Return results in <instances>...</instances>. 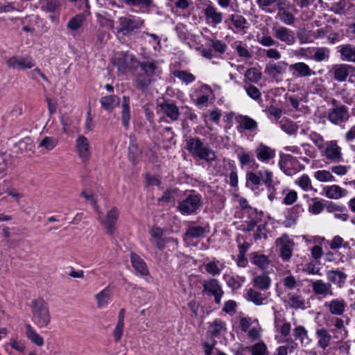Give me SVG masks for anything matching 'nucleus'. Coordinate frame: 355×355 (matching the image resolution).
Instances as JSON below:
<instances>
[{
  "label": "nucleus",
  "instance_id": "f257e3e1",
  "mask_svg": "<svg viewBox=\"0 0 355 355\" xmlns=\"http://www.w3.org/2000/svg\"><path fill=\"white\" fill-rule=\"evenodd\" d=\"M137 65L140 67L142 73L135 74L134 81L137 88L144 90L160 76L162 69L158 62L155 60L138 62Z\"/></svg>",
  "mask_w": 355,
  "mask_h": 355
},
{
  "label": "nucleus",
  "instance_id": "f03ea898",
  "mask_svg": "<svg viewBox=\"0 0 355 355\" xmlns=\"http://www.w3.org/2000/svg\"><path fill=\"white\" fill-rule=\"evenodd\" d=\"M31 310L33 321L39 328H45L51 322L48 303L42 297L32 300Z\"/></svg>",
  "mask_w": 355,
  "mask_h": 355
},
{
  "label": "nucleus",
  "instance_id": "7ed1b4c3",
  "mask_svg": "<svg viewBox=\"0 0 355 355\" xmlns=\"http://www.w3.org/2000/svg\"><path fill=\"white\" fill-rule=\"evenodd\" d=\"M189 152L194 157H198L207 162H212L216 159L215 152L208 146L204 145L198 138H191L187 141Z\"/></svg>",
  "mask_w": 355,
  "mask_h": 355
},
{
  "label": "nucleus",
  "instance_id": "20e7f679",
  "mask_svg": "<svg viewBox=\"0 0 355 355\" xmlns=\"http://www.w3.org/2000/svg\"><path fill=\"white\" fill-rule=\"evenodd\" d=\"M201 205V196L191 192L184 199L179 202L178 210L182 215H191L195 214Z\"/></svg>",
  "mask_w": 355,
  "mask_h": 355
},
{
  "label": "nucleus",
  "instance_id": "39448f33",
  "mask_svg": "<svg viewBox=\"0 0 355 355\" xmlns=\"http://www.w3.org/2000/svg\"><path fill=\"white\" fill-rule=\"evenodd\" d=\"M275 246L279 250V255L284 261H288L292 257L295 245L294 240L287 234H283L275 240Z\"/></svg>",
  "mask_w": 355,
  "mask_h": 355
},
{
  "label": "nucleus",
  "instance_id": "423d86ee",
  "mask_svg": "<svg viewBox=\"0 0 355 355\" xmlns=\"http://www.w3.org/2000/svg\"><path fill=\"white\" fill-rule=\"evenodd\" d=\"M119 21V26L117 31L124 35L130 34L135 30L141 28L144 23L141 18L132 15L121 17Z\"/></svg>",
  "mask_w": 355,
  "mask_h": 355
},
{
  "label": "nucleus",
  "instance_id": "0eeeda50",
  "mask_svg": "<svg viewBox=\"0 0 355 355\" xmlns=\"http://www.w3.org/2000/svg\"><path fill=\"white\" fill-rule=\"evenodd\" d=\"M112 62L116 65L118 70L125 73L137 65V61L132 55L124 53H116L112 58Z\"/></svg>",
  "mask_w": 355,
  "mask_h": 355
},
{
  "label": "nucleus",
  "instance_id": "6e6552de",
  "mask_svg": "<svg viewBox=\"0 0 355 355\" xmlns=\"http://www.w3.org/2000/svg\"><path fill=\"white\" fill-rule=\"evenodd\" d=\"M320 152L322 156L331 162H340L343 159L342 148L338 146L336 140L325 142Z\"/></svg>",
  "mask_w": 355,
  "mask_h": 355
},
{
  "label": "nucleus",
  "instance_id": "1a4fd4ad",
  "mask_svg": "<svg viewBox=\"0 0 355 355\" xmlns=\"http://www.w3.org/2000/svg\"><path fill=\"white\" fill-rule=\"evenodd\" d=\"M75 153L83 162H88L92 156V146L89 140L84 135H78L75 140Z\"/></svg>",
  "mask_w": 355,
  "mask_h": 355
},
{
  "label": "nucleus",
  "instance_id": "9d476101",
  "mask_svg": "<svg viewBox=\"0 0 355 355\" xmlns=\"http://www.w3.org/2000/svg\"><path fill=\"white\" fill-rule=\"evenodd\" d=\"M119 209L116 207H112L106 214L105 217L101 216V213L98 215V220L101 225L104 227L106 232L112 235L116 230V224L119 216Z\"/></svg>",
  "mask_w": 355,
  "mask_h": 355
},
{
  "label": "nucleus",
  "instance_id": "9b49d317",
  "mask_svg": "<svg viewBox=\"0 0 355 355\" xmlns=\"http://www.w3.org/2000/svg\"><path fill=\"white\" fill-rule=\"evenodd\" d=\"M254 153L257 159L260 162L266 164H274L276 156L275 149L260 143L256 147Z\"/></svg>",
  "mask_w": 355,
  "mask_h": 355
},
{
  "label": "nucleus",
  "instance_id": "f8f14e48",
  "mask_svg": "<svg viewBox=\"0 0 355 355\" xmlns=\"http://www.w3.org/2000/svg\"><path fill=\"white\" fill-rule=\"evenodd\" d=\"M272 33L276 39L288 46L293 45L296 42L295 32L285 26L273 27Z\"/></svg>",
  "mask_w": 355,
  "mask_h": 355
},
{
  "label": "nucleus",
  "instance_id": "ddd939ff",
  "mask_svg": "<svg viewBox=\"0 0 355 355\" xmlns=\"http://www.w3.org/2000/svg\"><path fill=\"white\" fill-rule=\"evenodd\" d=\"M329 73L336 81L344 82L349 74L355 73V67L346 64H335L332 66Z\"/></svg>",
  "mask_w": 355,
  "mask_h": 355
},
{
  "label": "nucleus",
  "instance_id": "4468645a",
  "mask_svg": "<svg viewBox=\"0 0 355 355\" xmlns=\"http://www.w3.org/2000/svg\"><path fill=\"white\" fill-rule=\"evenodd\" d=\"M281 169L287 175H293L302 169L300 162L290 155H285L284 159L279 163Z\"/></svg>",
  "mask_w": 355,
  "mask_h": 355
},
{
  "label": "nucleus",
  "instance_id": "2eb2a0df",
  "mask_svg": "<svg viewBox=\"0 0 355 355\" xmlns=\"http://www.w3.org/2000/svg\"><path fill=\"white\" fill-rule=\"evenodd\" d=\"M324 307L333 315L340 316L346 311L347 303L341 297L334 298L324 303Z\"/></svg>",
  "mask_w": 355,
  "mask_h": 355
},
{
  "label": "nucleus",
  "instance_id": "dca6fc26",
  "mask_svg": "<svg viewBox=\"0 0 355 355\" xmlns=\"http://www.w3.org/2000/svg\"><path fill=\"white\" fill-rule=\"evenodd\" d=\"M311 286L313 293L322 298L334 295L331 284L322 279L311 281Z\"/></svg>",
  "mask_w": 355,
  "mask_h": 355
},
{
  "label": "nucleus",
  "instance_id": "f3484780",
  "mask_svg": "<svg viewBox=\"0 0 355 355\" xmlns=\"http://www.w3.org/2000/svg\"><path fill=\"white\" fill-rule=\"evenodd\" d=\"M205 21L212 27H216L223 20V13L212 5H208L203 10Z\"/></svg>",
  "mask_w": 355,
  "mask_h": 355
},
{
  "label": "nucleus",
  "instance_id": "a211bd4d",
  "mask_svg": "<svg viewBox=\"0 0 355 355\" xmlns=\"http://www.w3.org/2000/svg\"><path fill=\"white\" fill-rule=\"evenodd\" d=\"M349 116L347 107L340 105L332 109L329 113L328 118L331 123L338 125L347 121Z\"/></svg>",
  "mask_w": 355,
  "mask_h": 355
},
{
  "label": "nucleus",
  "instance_id": "6ab92c4d",
  "mask_svg": "<svg viewBox=\"0 0 355 355\" xmlns=\"http://www.w3.org/2000/svg\"><path fill=\"white\" fill-rule=\"evenodd\" d=\"M229 21H230L233 26V27L230 26V28L234 33H246L248 23L243 16L238 14H232L225 22L229 24Z\"/></svg>",
  "mask_w": 355,
  "mask_h": 355
},
{
  "label": "nucleus",
  "instance_id": "aec40b11",
  "mask_svg": "<svg viewBox=\"0 0 355 355\" xmlns=\"http://www.w3.org/2000/svg\"><path fill=\"white\" fill-rule=\"evenodd\" d=\"M7 65L10 68L16 69H27L35 66V62L31 58L12 57L7 61Z\"/></svg>",
  "mask_w": 355,
  "mask_h": 355
},
{
  "label": "nucleus",
  "instance_id": "412c9836",
  "mask_svg": "<svg viewBox=\"0 0 355 355\" xmlns=\"http://www.w3.org/2000/svg\"><path fill=\"white\" fill-rule=\"evenodd\" d=\"M281 284H282L284 289L289 290V291L295 289L298 285V283H297V281L295 277H294L293 275H288L284 277L282 279V282L280 284H276L277 294L279 297H282V298H284L285 296H284V292L282 290V288H281Z\"/></svg>",
  "mask_w": 355,
  "mask_h": 355
},
{
  "label": "nucleus",
  "instance_id": "4be33fe9",
  "mask_svg": "<svg viewBox=\"0 0 355 355\" xmlns=\"http://www.w3.org/2000/svg\"><path fill=\"white\" fill-rule=\"evenodd\" d=\"M332 327L331 331L334 337L337 339L343 340L347 336V330L344 324V321L340 318H334L331 320Z\"/></svg>",
  "mask_w": 355,
  "mask_h": 355
},
{
  "label": "nucleus",
  "instance_id": "5701e85b",
  "mask_svg": "<svg viewBox=\"0 0 355 355\" xmlns=\"http://www.w3.org/2000/svg\"><path fill=\"white\" fill-rule=\"evenodd\" d=\"M287 65L286 62L269 64L266 66L265 72L271 78L277 80L281 75L286 72Z\"/></svg>",
  "mask_w": 355,
  "mask_h": 355
},
{
  "label": "nucleus",
  "instance_id": "b1692460",
  "mask_svg": "<svg viewBox=\"0 0 355 355\" xmlns=\"http://www.w3.org/2000/svg\"><path fill=\"white\" fill-rule=\"evenodd\" d=\"M315 336L318 346L325 350L330 345L331 336L325 327H320L316 329Z\"/></svg>",
  "mask_w": 355,
  "mask_h": 355
},
{
  "label": "nucleus",
  "instance_id": "393cba45",
  "mask_svg": "<svg viewBox=\"0 0 355 355\" xmlns=\"http://www.w3.org/2000/svg\"><path fill=\"white\" fill-rule=\"evenodd\" d=\"M112 289L110 286H106L102 291L96 293L94 298L96 301L97 307L99 309L106 307L111 301Z\"/></svg>",
  "mask_w": 355,
  "mask_h": 355
},
{
  "label": "nucleus",
  "instance_id": "a878e982",
  "mask_svg": "<svg viewBox=\"0 0 355 355\" xmlns=\"http://www.w3.org/2000/svg\"><path fill=\"white\" fill-rule=\"evenodd\" d=\"M327 278L338 288H342L346 282L347 275L339 270H330L327 272Z\"/></svg>",
  "mask_w": 355,
  "mask_h": 355
},
{
  "label": "nucleus",
  "instance_id": "bb28decb",
  "mask_svg": "<svg viewBox=\"0 0 355 355\" xmlns=\"http://www.w3.org/2000/svg\"><path fill=\"white\" fill-rule=\"evenodd\" d=\"M324 195L329 199L338 200L347 196L346 189L337 184L326 186L323 188Z\"/></svg>",
  "mask_w": 355,
  "mask_h": 355
},
{
  "label": "nucleus",
  "instance_id": "cd10ccee",
  "mask_svg": "<svg viewBox=\"0 0 355 355\" xmlns=\"http://www.w3.org/2000/svg\"><path fill=\"white\" fill-rule=\"evenodd\" d=\"M239 123L238 130L242 129L250 131L252 132H257V123L255 120L246 115H239L236 119Z\"/></svg>",
  "mask_w": 355,
  "mask_h": 355
},
{
  "label": "nucleus",
  "instance_id": "c85d7f7f",
  "mask_svg": "<svg viewBox=\"0 0 355 355\" xmlns=\"http://www.w3.org/2000/svg\"><path fill=\"white\" fill-rule=\"evenodd\" d=\"M304 209L301 205H296L291 207L286 219L283 222L285 227L289 228L297 223L299 216L303 212Z\"/></svg>",
  "mask_w": 355,
  "mask_h": 355
},
{
  "label": "nucleus",
  "instance_id": "c756f323",
  "mask_svg": "<svg viewBox=\"0 0 355 355\" xmlns=\"http://www.w3.org/2000/svg\"><path fill=\"white\" fill-rule=\"evenodd\" d=\"M337 51L340 53L341 60L351 62H355V46L347 44L337 47Z\"/></svg>",
  "mask_w": 355,
  "mask_h": 355
},
{
  "label": "nucleus",
  "instance_id": "7c9ffc66",
  "mask_svg": "<svg viewBox=\"0 0 355 355\" xmlns=\"http://www.w3.org/2000/svg\"><path fill=\"white\" fill-rule=\"evenodd\" d=\"M209 331L215 338L223 336L227 331V324L225 322L216 318L210 322Z\"/></svg>",
  "mask_w": 355,
  "mask_h": 355
},
{
  "label": "nucleus",
  "instance_id": "2f4dec72",
  "mask_svg": "<svg viewBox=\"0 0 355 355\" xmlns=\"http://www.w3.org/2000/svg\"><path fill=\"white\" fill-rule=\"evenodd\" d=\"M25 328V335L31 343L37 347L44 345V338L30 324H26Z\"/></svg>",
  "mask_w": 355,
  "mask_h": 355
},
{
  "label": "nucleus",
  "instance_id": "473e14b6",
  "mask_svg": "<svg viewBox=\"0 0 355 355\" xmlns=\"http://www.w3.org/2000/svg\"><path fill=\"white\" fill-rule=\"evenodd\" d=\"M284 302L293 309H304L305 300L300 293H288L287 299L284 300Z\"/></svg>",
  "mask_w": 355,
  "mask_h": 355
},
{
  "label": "nucleus",
  "instance_id": "72a5a7b5",
  "mask_svg": "<svg viewBox=\"0 0 355 355\" xmlns=\"http://www.w3.org/2000/svg\"><path fill=\"white\" fill-rule=\"evenodd\" d=\"M130 261L132 266L140 275L146 276L149 274L146 263L138 254L131 253Z\"/></svg>",
  "mask_w": 355,
  "mask_h": 355
},
{
  "label": "nucleus",
  "instance_id": "f704fd0d",
  "mask_svg": "<svg viewBox=\"0 0 355 355\" xmlns=\"http://www.w3.org/2000/svg\"><path fill=\"white\" fill-rule=\"evenodd\" d=\"M159 111L164 114L172 121H176L179 118L180 112L178 107L173 103H164L159 105Z\"/></svg>",
  "mask_w": 355,
  "mask_h": 355
},
{
  "label": "nucleus",
  "instance_id": "c9c22d12",
  "mask_svg": "<svg viewBox=\"0 0 355 355\" xmlns=\"http://www.w3.org/2000/svg\"><path fill=\"white\" fill-rule=\"evenodd\" d=\"M245 297L248 301L252 302L257 306L263 304L264 301L266 299L264 294L261 293L253 288L245 290Z\"/></svg>",
  "mask_w": 355,
  "mask_h": 355
},
{
  "label": "nucleus",
  "instance_id": "e433bc0d",
  "mask_svg": "<svg viewBox=\"0 0 355 355\" xmlns=\"http://www.w3.org/2000/svg\"><path fill=\"white\" fill-rule=\"evenodd\" d=\"M279 127L286 134L289 135H296L299 125L287 118H282L278 122Z\"/></svg>",
  "mask_w": 355,
  "mask_h": 355
},
{
  "label": "nucleus",
  "instance_id": "4c0bfd02",
  "mask_svg": "<svg viewBox=\"0 0 355 355\" xmlns=\"http://www.w3.org/2000/svg\"><path fill=\"white\" fill-rule=\"evenodd\" d=\"M206 228L200 225H189L184 233V240H192L202 236Z\"/></svg>",
  "mask_w": 355,
  "mask_h": 355
},
{
  "label": "nucleus",
  "instance_id": "58836bf2",
  "mask_svg": "<svg viewBox=\"0 0 355 355\" xmlns=\"http://www.w3.org/2000/svg\"><path fill=\"white\" fill-rule=\"evenodd\" d=\"M290 69L294 70L299 77H306L315 74V72L310 69L304 62H296L290 66Z\"/></svg>",
  "mask_w": 355,
  "mask_h": 355
},
{
  "label": "nucleus",
  "instance_id": "ea45409f",
  "mask_svg": "<svg viewBox=\"0 0 355 355\" xmlns=\"http://www.w3.org/2000/svg\"><path fill=\"white\" fill-rule=\"evenodd\" d=\"M252 283L254 287L262 291L268 290L271 285V279L266 274L256 275L252 280Z\"/></svg>",
  "mask_w": 355,
  "mask_h": 355
},
{
  "label": "nucleus",
  "instance_id": "a19ab883",
  "mask_svg": "<svg viewBox=\"0 0 355 355\" xmlns=\"http://www.w3.org/2000/svg\"><path fill=\"white\" fill-rule=\"evenodd\" d=\"M323 83L324 80L322 78H313L308 85L307 93L317 94L322 96L325 92Z\"/></svg>",
  "mask_w": 355,
  "mask_h": 355
},
{
  "label": "nucleus",
  "instance_id": "79ce46f5",
  "mask_svg": "<svg viewBox=\"0 0 355 355\" xmlns=\"http://www.w3.org/2000/svg\"><path fill=\"white\" fill-rule=\"evenodd\" d=\"M100 102L102 107L110 112L119 105L120 99L117 96L112 95L102 97Z\"/></svg>",
  "mask_w": 355,
  "mask_h": 355
},
{
  "label": "nucleus",
  "instance_id": "37998d69",
  "mask_svg": "<svg viewBox=\"0 0 355 355\" xmlns=\"http://www.w3.org/2000/svg\"><path fill=\"white\" fill-rule=\"evenodd\" d=\"M224 278L227 286L234 290L241 288L245 281L244 277L234 274L225 275Z\"/></svg>",
  "mask_w": 355,
  "mask_h": 355
},
{
  "label": "nucleus",
  "instance_id": "c03bdc74",
  "mask_svg": "<svg viewBox=\"0 0 355 355\" xmlns=\"http://www.w3.org/2000/svg\"><path fill=\"white\" fill-rule=\"evenodd\" d=\"M205 270L211 275H217L225 268L224 262L222 261L213 259L211 261L207 263L205 266Z\"/></svg>",
  "mask_w": 355,
  "mask_h": 355
},
{
  "label": "nucleus",
  "instance_id": "a18cd8bd",
  "mask_svg": "<svg viewBox=\"0 0 355 355\" xmlns=\"http://www.w3.org/2000/svg\"><path fill=\"white\" fill-rule=\"evenodd\" d=\"M250 259L251 262L259 268L266 269L269 266V259L266 255L251 253Z\"/></svg>",
  "mask_w": 355,
  "mask_h": 355
},
{
  "label": "nucleus",
  "instance_id": "49530a36",
  "mask_svg": "<svg viewBox=\"0 0 355 355\" xmlns=\"http://www.w3.org/2000/svg\"><path fill=\"white\" fill-rule=\"evenodd\" d=\"M130 99L127 96L123 97L122 110H121V119L123 125L128 128L130 120Z\"/></svg>",
  "mask_w": 355,
  "mask_h": 355
},
{
  "label": "nucleus",
  "instance_id": "de8ad7c7",
  "mask_svg": "<svg viewBox=\"0 0 355 355\" xmlns=\"http://www.w3.org/2000/svg\"><path fill=\"white\" fill-rule=\"evenodd\" d=\"M294 335L296 339L300 340L302 345H309L311 340L308 336V332L303 326H297L294 329Z\"/></svg>",
  "mask_w": 355,
  "mask_h": 355
},
{
  "label": "nucleus",
  "instance_id": "09e8293b",
  "mask_svg": "<svg viewBox=\"0 0 355 355\" xmlns=\"http://www.w3.org/2000/svg\"><path fill=\"white\" fill-rule=\"evenodd\" d=\"M313 176L320 182H334L335 178L329 171L318 170L313 173Z\"/></svg>",
  "mask_w": 355,
  "mask_h": 355
},
{
  "label": "nucleus",
  "instance_id": "8fccbe9b",
  "mask_svg": "<svg viewBox=\"0 0 355 355\" xmlns=\"http://www.w3.org/2000/svg\"><path fill=\"white\" fill-rule=\"evenodd\" d=\"M175 77L180 80L182 82L189 84L196 80V77L190 72L184 70H175L173 72Z\"/></svg>",
  "mask_w": 355,
  "mask_h": 355
},
{
  "label": "nucleus",
  "instance_id": "3c124183",
  "mask_svg": "<svg viewBox=\"0 0 355 355\" xmlns=\"http://www.w3.org/2000/svg\"><path fill=\"white\" fill-rule=\"evenodd\" d=\"M58 144L57 138L53 137H44L39 143V148H43L46 150H51L55 148Z\"/></svg>",
  "mask_w": 355,
  "mask_h": 355
},
{
  "label": "nucleus",
  "instance_id": "603ef678",
  "mask_svg": "<svg viewBox=\"0 0 355 355\" xmlns=\"http://www.w3.org/2000/svg\"><path fill=\"white\" fill-rule=\"evenodd\" d=\"M85 21V15L83 14L76 15L75 17H72L67 24V27L72 30L76 31L80 28L84 21Z\"/></svg>",
  "mask_w": 355,
  "mask_h": 355
},
{
  "label": "nucleus",
  "instance_id": "864d4df0",
  "mask_svg": "<svg viewBox=\"0 0 355 355\" xmlns=\"http://www.w3.org/2000/svg\"><path fill=\"white\" fill-rule=\"evenodd\" d=\"M246 349L251 352L252 355H268L267 347L263 342L256 343Z\"/></svg>",
  "mask_w": 355,
  "mask_h": 355
},
{
  "label": "nucleus",
  "instance_id": "5fc2aeb1",
  "mask_svg": "<svg viewBox=\"0 0 355 355\" xmlns=\"http://www.w3.org/2000/svg\"><path fill=\"white\" fill-rule=\"evenodd\" d=\"M279 184L280 182L278 180L270 184L265 185L267 191V196L270 201L272 202L277 199Z\"/></svg>",
  "mask_w": 355,
  "mask_h": 355
},
{
  "label": "nucleus",
  "instance_id": "6e6d98bb",
  "mask_svg": "<svg viewBox=\"0 0 355 355\" xmlns=\"http://www.w3.org/2000/svg\"><path fill=\"white\" fill-rule=\"evenodd\" d=\"M205 288L206 291L212 295H218V293L223 292L221 286L216 279H212L208 282L205 285Z\"/></svg>",
  "mask_w": 355,
  "mask_h": 355
},
{
  "label": "nucleus",
  "instance_id": "4d7b16f0",
  "mask_svg": "<svg viewBox=\"0 0 355 355\" xmlns=\"http://www.w3.org/2000/svg\"><path fill=\"white\" fill-rule=\"evenodd\" d=\"M275 327L276 331L279 333L282 336L286 337L289 335L291 325L289 322H282L280 320H275Z\"/></svg>",
  "mask_w": 355,
  "mask_h": 355
},
{
  "label": "nucleus",
  "instance_id": "13d9d810",
  "mask_svg": "<svg viewBox=\"0 0 355 355\" xmlns=\"http://www.w3.org/2000/svg\"><path fill=\"white\" fill-rule=\"evenodd\" d=\"M296 184H298L304 191H308L315 189H313L311 184V180L307 175H302L296 180Z\"/></svg>",
  "mask_w": 355,
  "mask_h": 355
},
{
  "label": "nucleus",
  "instance_id": "bf43d9fd",
  "mask_svg": "<svg viewBox=\"0 0 355 355\" xmlns=\"http://www.w3.org/2000/svg\"><path fill=\"white\" fill-rule=\"evenodd\" d=\"M259 174L261 175V182L264 185L270 184L275 181H278L277 178L274 177L273 173L268 169L260 170Z\"/></svg>",
  "mask_w": 355,
  "mask_h": 355
},
{
  "label": "nucleus",
  "instance_id": "052dcab7",
  "mask_svg": "<svg viewBox=\"0 0 355 355\" xmlns=\"http://www.w3.org/2000/svg\"><path fill=\"white\" fill-rule=\"evenodd\" d=\"M236 155L239 163L242 166L248 165L252 160L250 154L246 152L243 148H240L236 150Z\"/></svg>",
  "mask_w": 355,
  "mask_h": 355
},
{
  "label": "nucleus",
  "instance_id": "680f3d73",
  "mask_svg": "<svg viewBox=\"0 0 355 355\" xmlns=\"http://www.w3.org/2000/svg\"><path fill=\"white\" fill-rule=\"evenodd\" d=\"M39 3L42 8L48 12L55 11L60 6L59 0H40Z\"/></svg>",
  "mask_w": 355,
  "mask_h": 355
},
{
  "label": "nucleus",
  "instance_id": "e2e57ef3",
  "mask_svg": "<svg viewBox=\"0 0 355 355\" xmlns=\"http://www.w3.org/2000/svg\"><path fill=\"white\" fill-rule=\"evenodd\" d=\"M312 201L313 203L309 205L308 211L313 215L320 214L324 209L323 203L318 198H313Z\"/></svg>",
  "mask_w": 355,
  "mask_h": 355
},
{
  "label": "nucleus",
  "instance_id": "0e129e2a",
  "mask_svg": "<svg viewBox=\"0 0 355 355\" xmlns=\"http://www.w3.org/2000/svg\"><path fill=\"white\" fill-rule=\"evenodd\" d=\"M309 138L319 150H322L325 143L321 135L316 132L311 131L309 134Z\"/></svg>",
  "mask_w": 355,
  "mask_h": 355
},
{
  "label": "nucleus",
  "instance_id": "69168bd1",
  "mask_svg": "<svg viewBox=\"0 0 355 355\" xmlns=\"http://www.w3.org/2000/svg\"><path fill=\"white\" fill-rule=\"evenodd\" d=\"M203 117L205 118V121L206 122L208 119L211 122L218 123L221 117V111L218 109L209 110L207 112L203 114Z\"/></svg>",
  "mask_w": 355,
  "mask_h": 355
},
{
  "label": "nucleus",
  "instance_id": "338daca9",
  "mask_svg": "<svg viewBox=\"0 0 355 355\" xmlns=\"http://www.w3.org/2000/svg\"><path fill=\"white\" fill-rule=\"evenodd\" d=\"M329 54L330 51L327 48H318L313 55V59L316 62H321L327 60L329 58Z\"/></svg>",
  "mask_w": 355,
  "mask_h": 355
},
{
  "label": "nucleus",
  "instance_id": "774afa93",
  "mask_svg": "<svg viewBox=\"0 0 355 355\" xmlns=\"http://www.w3.org/2000/svg\"><path fill=\"white\" fill-rule=\"evenodd\" d=\"M245 76L250 82L257 83L261 78V73L256 68H250L246 71Z\"/></svg>",
  "mask_w": 355,
  "mask_h": 355
}]
</instances>
